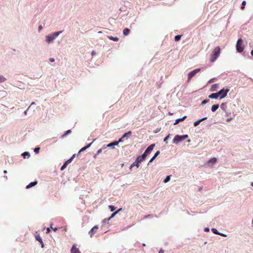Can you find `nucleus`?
<instances>
[{
	"label": "nucleus",
	"mask_w": 253,
	"mask_h": 253,
	"mask_svg": "<svg viewBox=\"0 0 253 253\" xmlns=\"http://www.w3.org/2000/svg\"><path fill=\"white\" fill-rule=\"evenodd\" d=\"M6 80V79L3 76L0 75V83L4 82Z\"/></svg>",
	"instance_id": "nucleus-25"
},
{
	"label": "nucleus",
	"mask_w": 253,
	"mask_h": 253,
	"mask_svg": "<svg viewBox=\"0 0 253 253\" xmlns=\"http://www.w3.org/2000/svg\"><path fill=\"white\" fill-rule=\"evenodd\" d=\"M204 230H205V232H209L210 229H209V228H205Z\"/></svg>",
	"instance_id": "nucleus-41"
},
{
	"label": "nucleus",
	"mask_w": 253,
	"mask_h": 253,
	"mask_svg": "<svg viewBox=\"0 0 253 253\" xmlns=\"http://www.w3.org/2000/svg\"><path fill=\"white\" fill-rule=\"evenodd\" d=\"M200 71V69H196L195 70H194L193 71L190 72L189 73L188 75V80L187 82H189L191 80V79L194 76L196 75V74L199 73Z\"/></svg>",
	"instance_id": "nucleus-5"
},
{
	"label": "nucleus",
	"mask_w": 253,
	"mask_h": 253,
	"mask_svg": "<svg viewBox=\"0 0 253 253\" xmlns=\"http://www.w3.org/2000/svg\"><path fill=\"white\" fill-rule=\"evenodd\" d=\"M182 140V137H181V136L177 135L174 137V138L173 140V141L174 143H177Z\"/></svg>",
	"instance_id": "nucleus-11"
},
{
	"label": "nucleus",
	"mask_w": 253,
	"mask_h": 253,
	"mask_svg": "<svg viewBox=\"0 0 253 253\" xmlns=\"http://www.w3.org/2000/svg\"><path fill=\"white\" fill-rule=\"evenodd\" d=\"M181 137H182V140H183L185 139V138H186L188 137V135H183V136H181Z\"/></svg>",
	"instance_id": "nucleus-38"
},
{
	"label": "nucleus",
	"mask_w": 253,
	"mask_h": 253,
	"mask_svg": "<svg viewBox=\"0 0 253 253\" xmlns=\"http://www.w3.org/2000/svg\"><path fill=\"white\" fill-rule=\"evenodd\" d=\"M160 154V152L159 151H157L156 153L155 154L154 156L152 158H156L158 155Z\"/></svg>",
	"instance_id": "nucleus-33"
},
{
	"label": "nucleus",
	"mask_w": 253,
	"mask_h": 253,
	"mask_svg": "<svg viewBox=\"0 0 253 253\" xmlns=\"http://www.w3.org/2000/svg\"><path fill=\"white\" fill-rule=\"evenodd\" d=\"M40 243L41 244L42 248H43L44 247V244H43V241H42V242H40Z\"/></svg>",
	"instance_id": "nucleus-43"
},
{
	"label": "nucleus",
	"mask_w": 253,
	"mask_h": 253,
	"mask_svg": "<svg viewBox=\"0 0 253 253\" xmlns=\"http://www.w3.org/2000/svg\"><path fill=\"white\" fill-rule=\"evenodd\" d=\"M164 253V250H163L162 249L160 250V251L159 252V253Z\"/></svg>",
	"instance_id": "nucleus-48"
},
{
	"label": "nucleus",
	"mask_w": 253,
	"mask_h": 253,
	"mask_svg": "<svg viewBox=\"0 0 253 253\" xmlns=\"http://www.w3.org/2000/svg\"><path fill=\"white\" fill-rule=\"evenodd\" d=\"M243 41L242 39H239L236 43V49L239 52L243 51L244 47L243 46Z\"/></svg>",
	"instance_id": "nucleus-4"
},
{
	"label": "nucleus",
	"mask_w": 253,
	"mask_h": 253,
	"mask_svg": "<svg viewBox=\"0 0 253 253\" xmlns=\"http://www.w3.org/2000/svg\"><path fill=\"white\" fill-rule=\"evenodd\" d=\"M49 60H50V62H52L54 61V58H50L49 59Z\"/></svg>",
	"instance_id": "nucleus-44"
},
{
	"label": "nucleus",
	"mask_w": 253,
	"mask_h": 253,
	"mask_svg": "<svg viewBox=\"0 0 253 253\" xmlns=\"http://www.w3.org/2000/svg\"><path fill=\"white\" fill-rule=\"evenodd\" d=\"M72 160L73 159H68V160L66 161L63 165L61 167L60 169L61 170H64L67 167V165L71 163Z\"/></svg>",
	"instance_id": "nucleus-10"
},
{
	"label": "nucleus",
	"mask_w": 253,
	"mask_h": 253,
	"mask_svg": "<svg viewBox=\"0 0 253 253\" xmlns=\"http://www.w3.org/2000/svg\"><path fill=\"white\" fill-rule=\"evenodd\" d=\"M102 150V149H99V150H98V151H97V153H98V154H99L100 153H101V152Z\"/></svg>",
	"instance_id": "nucleus-45"
},
{
	"label": "nucleus",
	"mask_w": 253,
	"mask_h": 253,
	"mask_svg": "<svg viewBox=\"0 0 253 253\" xmlns=\"http://www.w3.org/2000/svg\"><path fill=\"white\" fill-rule=\"evenodd\" d=\"M42 26L41 25H40L39 27V31L41 30L42 29Z\"/></svg>",
	"instance_id": "nucleus-46"
},
{
	"label": "nucleus",
	"mask_w": 253,
	"mask_h": 253,
	"mask_svg": "<svg viewBox=\"0 0 253 253\" xmlns=\"http://www.w3.org/2000/svg\"><path fill=\"white\" fill-rule=\"evenodd\" d=\"M4 173H7L6 170H4Z\"/></svg>",
	"instance_id": "nucleus-52"
},
{
	"label": "nucleus",
	"mask_w": 253,
	"mask_h": 253,
	"mask_svg": "<svg viewBox=\"0 0 253 253\" xmlns=\"http://www.w3.org/2000/svg\"><path fill=\"white\" fill-rule=\"evenodd\" d=\"M219 107L218 104L213 105L211 107V111L215 112Z\"/></svg>",
	"instance_id": "nucleus-20"
},
{
	"label": "nucleus",
	"mask_w": 253,
	"mask_h": 253,
	"mask_svg": "<svg viewBox=\"0 0 253 253\" xmlns=\"http://www.w3.org/2000/svg\"><path fill=\"white\" fill-rule=\"evenodd\" d=\"M130 32V30L128 28H125L124 30H123V34L125 35V36H127L129 34Z\"/></svg>",
	"instance_id": "nucleus-19"
},
{
	"label": "nucleus",
	"mask_w": 253,
	"mask_h": 253,
	"mask_svg": "<svg viewBox=\"0 0 253 253\" xmlns=\"http://www.w3.org/2000/svg\"><path fill=\"white\" fill-rule=\"evenodd\" d=\"M170 175H168V176H167L166 177V178L164 179V182L165 183H167V182H168V181H169V180H170Z\"/></svg>",
	"instance_id": "nucleus-29"
},
{
	"label": "nucleus",
	"mask_w": 253,
	"mask_h": 253,
	"mask_svg": "<svg viewBox=\"0 0 253 253\" xmlns=\"http://www.w3.org/2000/svg\"><path fill=\"white\" fill-rule=\"evenodd\" d=\"M131 134V131H129L125 133L122 137L119 139V141L121 142L123 141V139L125 138V137H128L129 136H130Z\"/></svg>",
	"instance_id": "nucleus-13"
},
{
	"label": "nucleus",
	"mask_w": 253,
	"mask_h": 253,
	"mask_svg": "<svg viewBox=\"0 0 253 253\" xmlns=\"http://www.w3.org/2000/svg\"><path fill=\"white\" fill-rule=\"evenodd\" d=\"M35 238L39 242H42V239L39 234L36 235Z\"/></svg>",
	"instance_id": "nucleus-22"
},
{
	"label": "nucleus",
	"mask_w": 253,
	"mask_h": 253,
	"mask_svg": "<svg viewBox=\"0 0 253 253\" xmlns=\"http://www.w3.org/2000/svg\"><path fill=\"white\" fill-rule=\"evenodd\" d=\"M155 145L154 144H151L148 146V147L146 149L144 154L142 155L141 157H138L137 158H146L147 157L149 156L150 154L152 152V150L154 149Z\"/></svg>",
	"instance_id": "nucleus-2"
},
{
	"label": "nucleus",
	"mask_w": 253,
	"mask_h": 253,
	"mask_svg": "<svg viewBox=\"0 0 253 253\" xmlns=\"http://www.w3.org/2000/svg\"><path fill=\"white\" fill-rule=\"evenodd\" d=\"M153 160H154V159H151L148 163V165L150 163L152 162Z\"/></svg>",
	"instance_id": "nucleus-49"
},
{
	"label": "nucleus",
	"mask_w": 253,
	"mask_h": 253,
	"mask_svg": "<svg viewBox=\"0 0 253 253\" xmlns=\"http://www.w3.org/2000/svg\"><path fill=\"white\" fill-rule=\"evenodd\" d=\"M110 40H113L114 41H118L119 39L117 37H113L112 36L109 37Z\"/></svg>",
	"instance_id": "nucleus-31"
},
{
	"label": "nucleus",
	"mask_w": 253,
	"mask_h": 253,
	"mask_svg": "<svg viewBox=\"0 0 253 253\" xmlns=\"http://www.w3.org/2000/svg\"><path fill=\"white\" fill-rule=\"evenodd\" d=\"M40 149V148L39 147L36 148H35V149H34V152H35L36 153L38 154V153H39V152Z\"/></svg>",
	"instance_id": "nucleus-35"
},
{
	"label": "nucleus",
	"mask_w": 253,
	"mask_h": 253,
	"mask_svg": "<svg viewBox=\"0 0 253 253\" xmlns=\"http://www.w3.org/2000/svg\"><path fill=\"white\" fill-rule=\"evenodd\" d=\"M218 86H219V84H212L211 86V90L212 91L215 90L216 89L218 88Z\"/></svg>",
	"instance_id": "nucleus-21"
},
{
	"label": "nucleus",
	"mask_w": 253,
	"mask_h": 253,
	"mask_svg": "<svg viewBox=\"0 0 253 253\" xmlns=\"http://www.w3.org/2000/svg\"><path fill=\"white\" fill-rule=\"evenodd\" d=\"M62 33V31L55 32L52 34L46 36V41L48 43L53 41L59 35Z\"/></svg>",
	"instance_id": "nucleus-3"
},
{
	"label": "nucleus",
	"mask_w": 253,
	"mask_h": 253,
	"mask_svg": "<svg viewBox=\"0 0 253 253\" xmlns=\"http://www.w3.org/2000/svg\"><path fill=\"white\" fill-rule=\"evenodd\" d=\"M71 253H81L76 245H73L71 249Z\"/></svg>",
	"instance_id": "nucleus-9"
},
{
	"label": "nucleus",
	"mask_w": 253,
	"mask_h": 253,
	"mask_svg": "<svg viewBox=\"0 0 253 253\" xmlns=\"http://www.w3.org/2000/svg\"><path fill=\"white\" fill-rule=\"evenodd\" d=\"M209 101L208 100H203L202 102V104H205L206 103H207Z\"/></svg>",
	"instance_id": "nucleus-37"
},
{
	"label": "nucleus",
	"mask_w": 253,
	"mask_h": 253,
	"mask_svg": "<svg viewBox=\"0 0 253 253\" xmlns=\"http://www.w3.org/2000/svg\"><path fill=\"white\" fill-rule=\"evenodd\" d=\"M91 144V143H89L87 146L82 148L81 149L79 150L78 154H74L72 155V156L70 158H75L76 157H78L79 155L83 151L85 150L87 148H88Z\"/></svg>",
	"instance_id": "nucleus-7"
},
{
	"label": "nucleus",
	"mask_w": 253,
	"mask_h": 253,
	"mask_svg": "<svg viewBox=\"0 0 253 253\" xmlns=\"http://www.w3.org/2000/svg\"><path fill=\"white\" fill-rule=\"evenodd\" d=\"M220 54V48L219 46L215 47L212 51L211 54L210 61L211 62H214L219 57Z\"/></svg>",
	"instance_id": "nucleus-1"
},
{
	"label": "nucleus",
	"mask_w": 253,
	"mask_h": 253,
	"mask_svg": "<svg viewBox=\"0 0 253 253\" xmlns=\"http://www.w3.org/2000/svg\"><path fill=\"white\" fill-rule=\"evenodd\" d=\"M251 185H252V186H253V182H252V183H251Z\"/></svg>",
	"instance_id": "nucleus-53"
},
{
	"label": "nucleus",
	"mask_w": 253,
	"mask_h": 253,
	"mask_svg": "<svg viewBox=\"0 0 253 253\" xmlns=\"http://www.w3.org/2000/svg\"><path fill=\"white\" fill-rule=\"evenodd\" d=\"M219 235H220L221 236H223V237H226V235L224 234L219 233Z\"/></svg>",
	"instance_id": "nucleus-47"
},
{
	"label": "nucleus",
	"mask_w": 253,
	"mask_h": 253,
	"mask_svg": "<svg viewBox=\"0 0 253 253\" xmlns=\"http://www.w3.org/2000/svg\"><path fill=\"white\" fill-rule=\"evenodd\" d=\"M71 132V130L70 129H69V130H67L64 134L62 135V137L63 138L66 135H67L68 134L70 133Z\"/></svg>",
	"instance_id": "nucleus-28"
},
{
	"label": "nucleus",
	"mask_w": 253,
	"mask_h": 253,
	"mask_svg": "<svg viewBox=\"0 0 253 253\" xmlns=\"http://www.w3.org/2000/svg\"><path fill=\"white\" fill-rule=\"evenodd\" d=\"M207 119V117H205V118H203V119H200V120H198V121H197L195 122L194 123V126H198L200 124V123L201 122H202V121H204V120H206Z\"/></svg>",
	"instance_id": "nucleus-15"
},
{
	"label": "nucleus",
	"mask_w": 253,
	"mask_h": 253,
	"mask_svg": "<svg viewBox=\"0 0 253 253\" xmlns=\"http://www.w3.org/2000/svg\"><path fill=\"white\" fill-rule=\"evenodd\" d=\"M27 111H28V110H26L25 111H24V114H25V115H26V114H27Z\"/></svg>",
	"instance_id": "nucleus-51"
},
{
	"label": "nucleus",
	"mask_w": 253,
	"mask_h": 253,
	"mask_svg": "<svg viewBox=\"0 0 253 253\" xmlns=\"http://www.w3.org/2000/svg\"><path fill=\"white\" fill-rule=\"evenodd\" d=\"M94 229H95V226L91 228V229L90 230V231L89 232V234H90V236L91 237H92L93 236V230H94Z\"/></svg>",
	"instance_id": "nucleus-26"
},
{
	"label": "nucleus",
	"mask_w": 253,
	"mask_h": 253,
	"mask_svg": "<svg viewBox=\"0 0 253 253\" xmlns=\"http://www.w3.org/2000/svg\"><path fill=\"white\" fill-rule=\"evenodd\" d=\"M211 230L212 231L213 233H214L215 234H219V233L217 231V230L215 228H212Z\"/></svg>",
	"instance_id": "nucleus-32"
},
{
	"label": "nucleus",
	"mask_w": 253,
	"mask_h": 253,
	"mask_svg": "<svg viewBox=\"0 0 253 253\" xmlns=\"http://www.w3.org/2000/svg\"><path fill=\"white\" fill-rule=\"evenodd\" d=\"M119 142L120 141L119 140L118 141H115V142L110 143H109V144L107 145V147H112L113 146L117 145L119 144Z\"/></svg>",
	"instance_id": "nucleus-18"
},
{
	"label": "nucleus",
	"mask_w": 253,
	"mask_h": 253,
	"mask_svg": "<svg viewBox=\"0 0 253 253\" xmlns=\"http://www.w3.org/2000/svg\"><path fill=\"white\" fill-rule=\"evenodd\" d=\"M24 157H25L26 156H30L29 153L28 152H25L21 154Z\"/></svg>",
	"instance_id": "nucleus-30"
},
{
	"label": "nucleus",
	"mask_w": 253,
	"mask_h": 253,
	"mask_svg": "<svg viewBox=\"0 0 253 253\" xmlns=\"http://www.w3.org/2000/svg\"><path fill=\"white\" fill-rule=\"evenodd\" d=\"M50 231V228H46V233H49Z\"/></svg>",
	"instance_id": "nucleus-40"
},
{
	"label": "nucleus",
	"mask_w": 253,
	"mask_h": 253,
	"mask_svg": "<svg viewBox=\"0 0 253 253\" xmlns=\"http://www.w3.org/2000/svg\"><path fill=\"white\" fill-rule=\"evenodd\" d=\"M219 96L218 92L211 93L209 96V98L212 99H217Z\"/></svg>",
	"instance_id": "nucleus-14"
},
{
	"label": "nucleus",
	"mask_w": 253,
	"mask_h": 253,
	"mask_svg": "<svg viewBox=\"0 0 253 253\" xmlns=\"http://www.w3.org/2000/svg\"><path fill=\"white\" fill-rule=\"evenodd\" d=\"M216 163V159H209L205 166L206 167H211Z\"/></svg>",
	"instance_id": "nucleus-8"
},
{
	"label": "nucleus",
	"mask_w": 253,
	"mask_h": 253,
	"mask_svg": "<svg viewBox=\"0 0 253 253\" xmlns=\"http://www.w3.org/2000/svg\"><path fill=\"white\" fill-rule=\"evenodd\" d=\"M251 55L253 56V49L251 51Z\"/></svg>",
	"instance_id": "nucleus-50"
},
{
	"label": "nucleus",
	"mask_w": 253,
	"mask_h": 253,
	"mask_svg": "<svg viewBox=\"0 0 253 253\" xmlns=\"http://www.w3.org/2000/svg\"><path fill=\"white\" fill-rule=\"evenodd\" d=\"M181 35H176L175 37H174V40L175 41L177 42V41H179L180 39H181Z\"/></svg>",
	"instance_id": "nucleus-24"
},
{
	"label": "nucleus",
	"mask_w": 253,
	"mask_h": 253,
	"mask_svg": "<svg viewBox=\"0 0 253 253\" xmlns=\"http://www.w3.org/2000/svg\"><path fill=\"white\" fill-rule=\"evenodd\" d=\"M229 89H227V88L226 89H221L220 91H219L218 92V94L219 96V97L220 99H222V98L225 97L227 95V94L229 92Z\"/></svg>",
	"instance_id": "nucleus-6"
},
{
	"label": "nucleus",
	"mask_w": 253,
	"mask_h": 253,
	"mask_svg": "<svg viewBox=\"0 0 253 253\" xmlns=\"http://www.w3.org/2000/svg\"><path fill=\"white\" fill-rule=\"evenodd\" d=\"M142 159H137V160L133 163L132 165H131L130 167V169H131L133 167L136 166L137 168L139 167V164L141 162Z\"/></svg>",
	"instance_id": "nucleus-12"
},
{
	"label": "nucleus",
	"mask_w": 253,
	"mask_h": 253,
	"mask_svg": "<svg viewBox=\"0 0 253 253\" xmlns=\"http://www.w3.org/2000/svg\"><path fill=\"white\" fill-rule=\"evenodd\" d=\"M143 246H145L146 245H145V244H143Z\"/></svg>",
	"instance_id": "nucleus-54"
},
{
	"label": "nucleus",
	"mask_w": 253,
	"mask_h": 253,
	"mask_svg": "<svg viewBox=\"0 0 253 253\" xmlns=\"http://www.w3.org/2000/svg\"><path fill=\"white\" fill-rule=\"evenodd\" d=\"M122 209H120L118 211L112 213L111 216L108 218V220H110L111 218H113L119 211H120Z\"/></svg>",
	"instance_id": "nucleus-23"
},
{
	"label": "nucleus",
	"mask_w": 253,
	"mask_h": 253,
	"mask_svg": "<svg viewBox=\"0 0 253 253\" xmlns=\"http://www.w3.org/2000/svg\"><path fill=\"white\" fill-rule=\"evenodd\" d=\"M246 4V1H245V0H244V1L242 2V6H241V9L242 10L244 9Z\"/></svg>",
	"instance_id": "nucleus-27"
},
{
	"label": "nucleus",
	"mask_w": 253,
	"mask_h": 253,
	"mask_svg": "<svg viewBox=\"0 0 253 253\" xmlns=\"http://www.w3.org/2000/svg\"><path fill=\"white\" fill-rule=\"evenodd\" d=\"M109 208L110 209L111 211H113L115 210V208L113 206H109Z\"/></svg>",
	"instance_id": "nucleus-34"
},
{
	"label": "nucleus",
	"mask_w": 253,
	"mask_h": 253,
	"mask_svg": "<svg viewBox=\"0 0 253 253\" xmlns=\"http://www.w3.org/2000/svg\"><path fill=\"white\" fill-rule=\"evenodd\" d=\"M40 243L41 244L42 248H43L44 247V244H43V241H42V242H40Z\"/></svg>",
	"instance_id": "nucleus-42"
},
{
	"label": "nucleus",
	"mask_w": 253,
	"mask_h": 253,
	"mask_svg": "<svg viewBox=\"0 0 253 253\" xmlns=\"http://www.w3.org/2000/svg\"><path fill=\"white\" fill-rule=\"evenodd\" d=\"M37 183H38L37 181L32 182L29 184L27 185L26 188L27 189L30 188L35 185H36L37 184Z\"/></svg>",
	"instance_id": "nucleus-17"
},
{
	"label": "nucleus",
	"mask_w": 253,
	"mask_h": 253,
	"mask_svg": "<svg viewBox=\"0 0 253 253\" xmlns=\"http://www.w3.org/2000/svg\"><path fill=\"white\" fill-rule=\"evenodd\" d=\"M50 227H51V228H52V229H53V230L54 231H56L58 230V228H56V227H55V228H53L52 227V226H50Z\"/></svg>",
	"instance_id": "nucleus-39"
},
{
	"label": "nucleus",
	"mask_w": 253,
	"mask_h": 253,
	"mask_svg": "<svg viewBox=\"0 0 253 253\" xmlns=\"http://www.w3.org/2000/svg\"><path fill=\"white\" fill-rule=\"evenodd\" d=\"M169 135H168V136H167L165 138V139H164V142H165L167 143V140L168 139V138H169Z\"/></svg>",
	"instance_id": "nucleus-36"
},
{
	"label": "nucleus",
	"mask_w": 253,
	"mask_h": 253,
	"mask_svg": "<svg viewBox=\"0 0 253 253\" xmlns=\"http://www.w3.org/2000/svg\"><path fill=\"white\" fill-rule=\"evenodd\" d=\"M187 118L186 116H184L182 118L176 119L174 123V125L178 124L180 122L183 121L185 120V119Z\"/></svg>",
	"instance_id": "nucleus-16"
}]
</instances>
